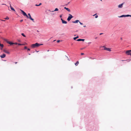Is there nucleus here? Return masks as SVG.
<instances>
[{"mask_svg": "<svg viewBox=\"0 0 131 131\" xmlns=\"http://www.w3.org/2000/svg\"><path fill=\"white\" fill-rule=\"evenodd\" d=\"M43 44H39L37 43H36L35 44H33L31 45V47L32 48H34L36 47H38L40 46L41 45H42Z\"/></svg>", "mask_w": 131, "mask_h": 131, "instance_id": "nucleus-1", "label": "nucleus"}, {"mask_svg": "<svg viewBox=\"0 0 131 131\" xmlns=\"http://www.w3.org/2000/svg\"><path fill=\"white\" fill-rule=\"evenodd\" d=\"M20 10L22 12L24 16H26L28 18H29L28 16H27L26 14L24 11L21 9H20Z\"/></svg>", "mask_w": 131, "mask_h": 131, "instance_id": "nucleus-2", "label": "nucleus"}, {"mask_svg": "<svg viewBox=\"0 0 131 131\" xmlns=\"http://www.w3.org/2000/svg\"><path fill=\"white\" fill-rule=\"evenodd\" d=\"M69 16H68L67 19L68 21H69L73 17L72 15L70 14H69Z\"/></svg>", "mask_w": 131, "mask_h": 131, "instance_id": "nucleus-3", "label": "nucleus"}, {"mask_svg": "<svg viewBox=\"0 0 131 131\" xmlns=\"http://www.w3.org/2000/svg\"><path fill=\"white\" fill-rule=\"evenodd\" d=\"M128 16H130L131 17V15H122L120 16H118L119 17H128Z\"/></svg>", "mask_w": 131, "mask_h": 131, "instance_id": "nucleus-4", "label": "nucleus"}, {"mask_svg": "<svg viewBox=\"0 0 131 131\" xmlns=\"http://www.w3.org/2000/svg\"><path fill=\"white\" fill-rule=\"evenodd\" d=\"M103 47L104 48V50H106L109 51H111V49L109 48H106L104 46H103Z\"/></svg>", "mask_w": 131, "mask_h": 131, "instance_id": "nucleus-5", "label": "nucleus"}, {"mask_svg": "<svg viewBox=\"0 0 131 131\" xmlns=\"http://www.w3.org/2000/svg\"><path fill=\"white\" fill-rule=\"evenodd\" d=\"M28 15L29 17V19L31 20H32L33 22H34V19H32L31 17V16L30 15V14L29 13L28 14Z\"/></svg>", "mask_w": 131, "mask_h": 131, "instance_id": "nucleus-6", "label": "nucleus"}, {"mask_svg": "<svg viewBox=\"0 0 131 131\" xmlns=\"http://www.w3.org/2000/svg\"><path fill=\"white\" fill-rule=\"evenodd\" d=\"M130 50H127L126 51V53L128 55H130L131 53H130Z\"/></svg>", "mask_w": 131, "mask_h": 131, "instance_id": "nucleus-7", "label": "nucleus"}, {"mask_svg": "<svg viewBox=\"0 0 131 131\" xmlns=\"http://www.w3.org/2000/svg\"><path fill=\"white\" fill-rule=\"evenodd\" d=\"M61 20L62 21V23L63 24H66L67 22L66 21L63 20L62 18H61Z\"/></svg>", "mask_w": 131, "mask_h": 131, "instance_id": "nucleus-8", "label": "nucleus"}, {"mask_svg": "<svg viewBox=\"0 0 131 131\" xmlns=\"http://www.w3.org/2000/svg\"><path fill=\"white\" fill-rule=\"evenodd\" d=\"M10 4V8L11 9L14 11H15V10L11 6V4L9 3Z\"/></svg>", "mask_w": 131, "mask_h": 131, "instance_id": "nucleus-9", "label": "nucleus"}, {"mask_svg": "<svg viewBox=\"0 0 131 131\" xmlns=\"http://www.w3.org/2000/svg\"><path fill=\"white\" fill-rule=\"evenodd\" d=\"M123 3H122L121 4L119 5L118 6V7L119 8H121L122 7L123 5Z\"/></svg>", "mask_w": 131, "mask_h": 131, "instance_id": "nucleus-10", "label": "nucleus"}, {"mask_svg": "<svg viewBox=\"0 0 131 131\" xmlns=\"http://www.w3.org/2000/svg\"><path fill=\"white\" fill-rule=\"evenodd\" d=\"M6 56V55L5 54H3L2 55H1L0 56V57L1 58H4Z\"/></svg>", "mask_w": 131, "mask_h": 131, "instance_id": "nucleus-11", "label": "nucleus"}, {"mask_svg": "<svg viewBox=\"0 0 131 131\" xmlns=\"http://www.w3.org/2000/svg\"><path fill=\"white\" fill-rule=\"evenodd\" d=\"M85 40L84 39H79L77 40V41H84Z\"/></svg>", "mask_w": 131, "mask_h": 131, "instance_id": "nucleus-12", "label": "nucleus"}, {"mask_svg": "<svg viewBox=\"0 0 131 131\" xmlns=\"http://www.w3.org/2000/svg\"><path fill=\"white\" fill-rule=\"evenodd\" d=\"M4 52H5V53H7L9 54L10 53V52L7 50H4Z\"/></svg>", "mask_w": 131, "mask_h": 131, "instance_id": "nucleus-13", "label": "nucleus"}, {"mask_svg": "<svg viewBox=\"0 0 131 131\" xmlns=\"http://www.w3.org/2000/svg\"><path fill=\"white\" fill-rule=\"evenodd\" d=\"M64 8L65 9H66V10H67L68 11V12H70V9H69V8H66V7H64Z\"/></svg>", "mask_w": 131, "mask_h": 131, "instance_id": "nucleus-14", "label": "nucleus"}, {"mask_svg": "<svg viewBox=\"0 0 131 131\" xmlns=\"http://www.w3.org/2000/svg\"><path fill=\"white\" fill-rule=\"evenodd\" d=\"M78 22H79V21L78 20H76L74 21H72V23H78Z\"/></svg>", "mask_w": 131, "mask_h": 131, "instance_id": "nucleus-15", "label": "nucleus"}, {"mask_svg": "<svg viewBox=\"0 0 131 131\" xmlns=\"http://www.w3.org/2000/svg\"><path fill=\"white\" fill-rule=\"evenodd\" d=\"M7 43H8L9 44H10V45H11L13 44V43L12 42H11L7 41Z\"/></svg>", "mask_w": 131, "mask_h": 131, "instance_id": "nucleus-16", "label": "nucleus"}, {"mask_svg": "<svg viewBox=\"0 0 131 131\" xmlns=\"http://www.w3.org/2000/svg\"><path fill=\"white\" fill-rule=\"evenodd\" d=\"M79 63V62L78 61H77L76 63H75V64L76 66H77Z\"/></svg>", "mask_w": 131, "mask_h": 131, "instance_id": "nucleus-17", "label": "nucleus"}, {"mask_svg": "<svg viewBox=\"0 0 131 131\" xmlns=\"http://www.w3.org/2000/svg\"><path fill=\"white\" fill-rule=\"evenodd\" d=\"M58 8H55V10L54 11H52V12H53L54 11H58Z\"/></svg>", "mask_w": 131, "mask_h": 131, "instance_id": "nucleus-18", "label": "nucleus"}, {"mask_svg": "<svg viewBox=\"0 0 131 131\" xmlns=\"http://www.w3.org/2000/svg\"><path fill=\"white\" fill-rule=\"evenodd\" d=\"M79 38V36H77L76 37H74L73 38V39L74 40H76L78 38Z\"/></svg>", "mask_w": 131, "mask_h": 131, "instance_id": "nucleus-19", "label": "nucleus"}, {"mask_svg": "<svg viewBox=\"0 0 131 131\" xmlns=\"http://www.w3.org/2000/svg\"><path fill=\"white\" fill-rule=\"evenodd\" d=\"M0 46L2 48L3 47L4 45L3 44H1L0 43Z\"/></svg>", "mask_w": 131, "mask_h": 131, "instance_id": "nucleus-20", "label": "nucleus"}, {"mask_svg": "<svg viewBox=\"0 0 131 131\" xmlns=\"http://www.w3.org/2000/svg\"><path fill=\"white\" fill-rule=\"evenodd\" d=\"M21 35L22 36H23L24 37H26V36L24 34V33H22L21 34Z\"/></svg>", "mask_w": 131, "mask_h": 131, "instance_id": "nucleus-21", "label": "nucleus"}, {"mask_svg": "<svg viewBox=\"0 0 131 131\" xmlns=\"http://www.w3.org/2000/svg\"><path fill=\"white\" fill-rule=\"evenodd\" d=\"M4 19H5L8 20L9 19V18L8 17H6Z\"/></svg>", "mask_w": 131, "mask_h": 131, "instance_id": "nucleus-22", "label": "nucleus"}, {"mask_svg": "<svg viewBox=\"0 0 131 131\" xmlns=\"http://www.w3.org/2000/svg\"><path fill=\"white\" fill-rule=\"evenodd\" d=\"M122 61H126L127 62H128L130 61V60H122Z\"/></svg>", "mask_w": 131, "mask_h": 131, "instance_id": "nucleus-23", "label": "nucleus"}, {"mask_svg": "<svg viewBox=\"0 0 131 131\" xmlns=\"http://www.w3.org/2000/svg\"><path fill=\"white\" fill-rule=\"evenodd\" d=\"M18 45H24V44H21L20 43H18V44H17Z\"/></svg>", "mask_w": 131, "mask_h": 131, "instance_id": "nucleus-24", "label": "nucleus"}, {"mask_svg": "<svg viewBox=\"0 0 131 131\" xmlns=\"http://www.w3.org/2000/svg\"><path fill=\"white\" fill-rule=\"evenodd\" d=\"M18 44V43H17V42H15V43H13V44H15V45H17Z\"/></svg>", "mask_w": 131, "mask_h": 131, "instance_id": "nucleus-25", "label": "nucleus"}, {"mask_svg": "<svg viewBox=\"0 0 131 131\" xmlns=\"http://www.w3.org/2000/svg\"><path fill=\"white\" fill-rule=\"evenodd\" d=\"M4 40L5 41H6V42H7V41H7V39H4Z\"/></svg>", "mask_w": 131, "mask_h": 131, "instance_id": "nucleus-26", "label": "nucleus"}, {"mask_svg": "<svg viewBox=\"0 0 131 131\" xmlns=\"http://www.w3.org/2000/svg\"><path fill=\"white\" fill-rule=\"evenodd\" d=\"M60 41V40H57V42L58 43H59V42Z\"/></svg>", "mask_w": 131, "mask_h": 131, "instance_id": "nucleus-27", "label": "nucleus"}, {"mask_svg": "<svg viewBox=\"0 0 131 131\" xmlns=\"http://www.w3.org/2000/svg\"><path fill=\"white\" fill-rule=\"evenodd\" d=\"M24 49H27V47L26 46H25L24 47Z\"/></svg>", "mask_w": 131, "mask_h": 131, "instance_id": "nucleus-28", "label": "nucleus"}, {"mask_svg": "<svg viewBox=\"0 0 131 131\" xmlns=\"http://www.w3.org/2000/svg\"><path fill=\"white\" fill-rule=\"evenodd\" d=\"M23 21V19L21 20H20V22H22Z\"/></svg>", "mask_w": 131, "mask_h": 131, "instance_id": "nucleus-29", "label": "nucleus"}, {"mask_svg": "<svg viewBox=\"0 0 131 131\" xmlns=\"http://www.w3.org/2000/svg\"><path fill=\"white\" fill-rule=\"evenodd\" d=\"M79 22L80 24H81V25L83 24V23H81V22H79Z\"/></svg>", "mask_w": 131, "mask_h": 131, "instance_id": "nucleus-30", "label": "nucleus"}, {"mask_svg": "<svg viewBox=\"0 0 131 131\" xmlns=\"http://www.w3.org/2000/svg\"><path fill=\"white\" fill-rule=\"evenodd\" d=\"M98 16L97 15H96L95 16V18H97V17H98Z\"/></svg>", "mask_w": 131, "mask_h": 131, "instance_id": "nucleus-31", "label": "nucleus"}, {"mask_svg": "<svg viewBox=\"0 0 131 131\" xmlns=\"http://www.w3.org/2000/svg\"><path fill=\"white\" fill-rule=\"evenodd\" d=\"M84 54L83 53H81V55H83Z\"/></svg>", "mask_w": 131, "mask_h": 131, "instance_id": "nucleus-32", "label": "nucleus"}, {"mask_svg": "<svg viewBox=\"0 0 131 131\" xmlns=\"http://www.w3.org/2000/svg\"><path fill=\"white\" fill-rule=\"evenodd\" d=\"M35 6H39V5H37V4H36L35 5Z\"/></svg>", "mask_w": 131, "mask_h": 131, "instance_id": "nucleus-33", "label": "nucleus"}, {"mask_svg": "<svg viewBox=\"0 0 131 131\" xmlns=\"http://www.w3.org/2000/svg\"><path fill=\"white\" fill-rule=\"evenodd\" d=\"M90 58L91 59H94V58Z\"/></svg>", "mask_w": 131, "mask_h": 131, "instance_id": "nucleus-34", "label": "nucleus"}, {"mask_svg": "<svg viewBox=\"0 0 131 131\" xmlns=\"http://www.w3.org/2000/svg\"><path fill=\"white\" fill-rule=\"evenodd\" d=\"M42 4L41 3H40L39 4V6L40 5H41Z\"/></svg>", "mask_w": 131, "mask_h": 131, "instance_id": "nucleus-35", "label": "nucleus"}, {"mask_svg": "<svg viewBox=\"0 0 131 131\" xmlns=\"http://www.w3.org/2000/svg\"><path fill=\"white\" fill-rule=\"evenodd\" d=\"M27 50H29V51H30V49H29V48H28V49H27Z\"/></svg>", "mask_w": 131, "mask_h": 131, "instance_id": "nucleus-36", "label": "nucleus"}, {"mask_svg": "<svg viewBox=\"0 0 131 131\" xmlns=\"http://www.w3.org/2000/svg\"><path fill=\"white\" fill-rule=\"evenodd\" d=\"M1 20L3 21H5V20Z\"/></svg>", "mask_w": 131, "mask_h": 131, "instance_id": "nucleus-37", "label": "nucleus"}, {"mask_svg": "<svg viewBox=\"0 0 131 131\" xmlns=\"http://www.w3.org/2000/svg\"><path fill=\"white\" fill-rule=\"evenodd\" d=\"M62 15H60V18H61V17H62Z\"/></svg>", "mask_w": 131, "mask_h": 131, "instance_id": "nucleus-38", "label": "nucleus"}, {"mask_svg": "<svg viewBox=\"0 0 131 131\" xmlns=\"http://www.w3.org/2000/svg\"><path fill=\"white\" fill-rule=\"evenodd\" d=\"M2 5H6V4H2Z\"/></svg>", "mask_w": 131, "mask_h": 131, "instance_id": "nucleus-39", "label": "nucleus"}, {"mask_svg": "<svg viewBox=\"0 0 131 131\" xmlns=\"http://www.w3.org/2000/svg\"><path fill=\"white\" fill-rule=\"evenodd\" d=\"M86 27V26H84V27Z\"/></svg>", "mask_w": 131, "mask_h": 131, "instance_id": "nucleus-40", "label": "nucleus"}, {"mask_svg": "<svg viewBox=\"0 0 131 131\" xmlns=\"http://www.w3.org/2000/svg\"><path fill=\"white\" fill-rule=\"evenodd\" d=\"M17 63V62H15V64H16V63Z\"/></svg>", "mask_w": 131, "mask_h": 131, "instance_id": "nucleus-41", "label": "nucleus"}, {"mask_svg": "<svg viewBox=\"0 0 131 131\" xmlns=\"http://www.w3.org/2000/svg\"><path fill=\"white\" fill-rule=\"evenodd\" d=\"M102 34V33H100V35H101Z\"/></svg>", "mask_w": 131, "mask_h": 131, "instance_id": "nucleus-42", "label": "nucleus"}, {"mask_svg": "<svg viewBox=\"0 0 131 131\" xmlns=\"http://www.w3.org/2000/svg\"><path fill=\"white\" fill-rule=\"evenodd\" d=\"M130 52H131V50H130Z\"/></svg>", "mask_w": 131, "mask_h": 131, "instance_id": "nucleus-43", "label": "nucleus"}, {"mask_svg": "<svg viewBox=\"0 0 131 131\" xmlns=\"http://www.w3.org/2000/svg\"><path fill=\"white\" fill-rule=\"evenodd\" d=\"M95 38V39H97V37H96V38Z\"/></svg>", "mask_w": 131, "mask_h": 131, "instance_id": "nucleus-44", "label": "nucleus"}, {"mask_svg": "<svg viewBox=\"0 0 131 131\" xmlns=\"http://www.w3.org/2000/svg\"><path fill=\"white\" fill-rule=\"evenodd\" d=\"M121 40H122V38H121Z\"/></svg>", "mask_w": 131, "mask_h": 131, "instance_id": "nucleus-45", "label": "nucleus"}, {"mask_svg": "<svg viewBox=\"0 0 131 131\" xmlns=\"http://www.w3.org/2000/svg\"><path fill=\"white\" fill-rule=\"evenodd\" d=\"M89 43H91V42H89Z\"/></svg>", "mask_w": 131, "mask_h": 131, "instance_id": "nucleus-46", "label": "nucleus"}, {"mask_svg": "<svg viewBox=\"0 0 131 131\" xmlns=\"http://www.w3.org/2000/svg\"><path fill=\"white\" fill-rule=\"evenodd\" d=\"M102 0H101V1H102Z\"/></svg>", "mask_w": 131, "mask_h": 131, "instance_id": "nucleus-47", "label": "nucleus"}]
</instances>
